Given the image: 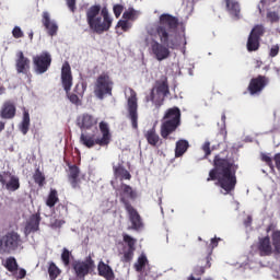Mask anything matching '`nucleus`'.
<instances>
[{"mask_svg":"<svg viewBox=\"0 0 280 280\" xmlns=\"http://www.w3.org/2000/svg\"><path fill=\"white\" fill-rule=\"evenodd\" d=\"M177 27L178 20L167 13L161 14L159 22H151L145 26L147 35L142 37V40L158 62H163L172 56L170 49L180 47V35H178Z\"/></svg>","mask_w":280,"mask_h":280,"instance_id":"1","label":"nucleus"},{"mask_svg":"<svg viewBox=\"0 0 280 280\" xmlns=\"http://www.w3.org/2000/svg\"><path fill=\"white\" fill-rule=\"evenodd\" d=\"M236 172L237 165H235V163L215 156L214 168L209 172L207 180H217L215 185L220 187V192L226 196V194H231V191L235 189V185H237Z\"/></svg>","mask_w":280,"mask_h":280,"instance_id":"2","label":"nucleus"},{"mask_svg":"<svg viewBox=\"0 0 280 280\" xmlns=\"http://www.w3.org/2000/svg\"><path fill=\"white\" fill-rule=\"evenodd\" d=\"M86 19L90 30L96 34H104L113 26V15H110L106 7L102 8L100 4L88 9Z\"/></svg>","mask_w":280,"mask_h":280,"instance_id":"3","label":"nucleus"},{"mask_svg":"<svg viewBox=\"0 0 280 280\" xmlns=\"http://www.w3.org/2000/svg\"><path fill=\"white\" fill-rule=\"evenodd\" d=\"M61 84L67 93V97L74 106H82V97L86 91V84L78 83L74 88V92L71 93V86H73V75H71V66L65 62L61 68Z\"/></svg>","mask_w":280,"mask_h":280,"instance_id":"4","label":"nucleus"},{"mask_svg":"<svg viewBox=\"0 0 280 280\" xmlns=\"http://www.w3.org/2000/svg\"><path fill=\"white\" fill-rule=\"evenodd\" d=\"M100 130L102 133V138H95V133H81L80 142L85 148H93L95 145H108L110 143V129L108 128V124L102 121L100 122Z\"/></svg>","mask_w":280,"mask_h":280,"instance_id":"5","label":"nucleus"},{"mask_svg":"<svg viewBox=\"0 0 280 280\" xmlns=\"http://www.w3.org/2000/svg\"><path fill=\"white\" fill-rule=\"evenodd\" d=\"M170 95V85H167V78L163 77L156 81L154 88L151 90L150 95L145 97L147 104H153L155 108L163 106V101Z\"/></svg>","mask_w":280,"mask_h":280,"instance_id":"6","label":"nucleus"},{"mask_svg":"<svg viewBox=\"0 0 280 280\" xmlns=\"http://www.w3.org/2000/svg\"><path fill=\"white\" fill-rule=\"evenodd\" d=\"M180 126V109L178 107L170 108L163 118L161 126V135L163 139H167L174 130Z\"/></svg>","mask_w":280,"mask_h":280,"instance_id":"7","label":"nucleus"},{"mask_svg":"<svg viewBox=\"0 0 280 280\" xmlns=\"http://www.w3.org/2000/svg\"><path fill=\"white\" fill-rule=\"evenodd\" d=\"M113 79L108 74H101L94 84V95L98 100H104V97L113 95Z\"/></svg>","mask_w":280,"mask_h":280,"instance_id":"8","label":"nucleus"},{"mask_svg":"<svg viewBox=\"0 0 280 280\" xmlns=\"http://www.w3.org/2000/svg\"><path fill=\"white\" fill-rule=\"evenodd\" d=\"M125 95L127 97V110H128V117L131 121L132 128H137L139 114L137 113V92L135 90L128 88L125 90Z\"/></svg>","mask_w":280,"mask_h":280,"instance_id":"9","label":"nucleus"},{"mask_svg":"<svg viewBox=\"0 0 280 280\" xmlns=\"http://www.w3.org/2000/svg\"><path fill=\"white\" fill-rule=\"evenodd\" d=\"M75 276L79 279H84L86 275L91 272L92 269L95 268V262L91 257L85 258V260H75L72 264Z\"/></svg>","mask_w":280,"mask_h":280,"instance_id":"10","label":"nucleus"},{"mask_svg":"<svg viewBox=\"0 0 280 280\" xmlns=\"http://www.w3.org/2000/svg\"><path fill=\"white\" fill-rule=\"evenodd\" d=\"M33 62L35 66V73H37V75H43V73H47L49 67H51V55L42 52L33 58Z\"/></svg>","mask_w":280,"mask_h":280,"instance_id":"11","label":"nucleus"},{"mask_svg":"<svg viewBox=\"0 0 280 280\" xmlns=\"http://www.w3.org/2000/svg\"><path fill=\"white\" fill-rule=\"evenodd\" d=\"M3 253H14L21 246V236L16 232H9L2 236Z\"/></svg>","mask_w":280,"mask_h":280,"instance_id":"12","label":"nucleus"},{"mask_svg":"<svg viewBox=\"0 0 280 280\" xmlns=\"http://www.w3.org/2000/svg\"><path fill=\"white\" fill-rule=\"evenodd\" d=\"M112 185L114 189H116L117 194L120 196L121 202H124L125 208L128 205V200H135L137 198V192L132 190V187L121 184L120 188L117 187V182L112 180Z\"/></svg>","mask_w":280,"mask_h":280,"instance_id":"13","label":"nucleus"},{"mask_svg":"<svg viewBox=\"0 0 280 280\" xmlns=\"http://www.w3.org/2000/svg\"><path fill=\"white\" fill-rule=\"evenodd\" d=\"M261 36H264V26L256 25L252 30L247 40L248 51H257L259 49V38H261Z\"/></svg>","mask_w":280,"mask_h":280,"instance_id":"14","label":"nucleus"},{"mask_svg":"<svg viewBox=\"0 0 280 280\" xmlns=\"http://www.w3.org/2000/svg\"><path fill=\"white\" fill-rule=\"evenodd\" d=\"M31 65L32 61H30V58L25 57L23 51L20 50L16 52L15 69L18 73H22V75L30 78Z\"/></svg>","mask_w":280,"mask_h":280,"instance_id":"15","label":"nucleus"},{"mask_svg":"<svg viewBox=\"0 0 280 280\" xmlns=\"http://www.w3.org/2000/svg\"><path fill=\"white\" fill-rule=\"evenodd\" d=\"M268 84V79L266 77L259 75L250 80L248 85V91L250 95H259L266 89Z\"/></svg>","mask_w":280,"mask_h":280,"instance_id":"16","label":"nucleus"},{"mask_svg":"<svg viewBox=\"0 0 280 280\" xmlns=\"http://www.w3.org/2000/svg\"><path fill=\"white\" fill-rule=\"evenodd\" d=\"M0 183H2V185H5L8 191H16L19 187H21L19 178L10 173L1 174Z\"/></svg>","mask_w":280,"mask_h":280,"instance_id":"17","label":"nucleus"},{"mask_svg":"<svg viewBox=\"0 0 280 280\" xmlns=\"http://www.w3.org/2000/svg\"><path fill=\"white\" fill-rule=\"evenodd\" d=\"M113 171L115 178H119V180H130V172L124 167V161L116 160L113 163Z\"/></svg>","mask_w":280,"mask_h":280,"instance_id":"18","label":"nucleus"},{"mask_svg":"<svg viewBox=\"0 0 280 280\" xmlns=\"http://www.w3.org/2000/svg\"><path fill=\"white\" fill-rule=\"evenodd\" d=\"M77 124L79 128L84 132V130H91L93 126H97V118L89 115V114H83L78 117Z\"/></svg>","mask_w":280,"mask_h":280,"instance_id":"19","label":"nucleus"},{"mask_svg":"<svg viewBox=\"0 0 280 280\" xmlns=\"http://www.w3.org/2000/svg\"><path fill=\"white\" fill-rule=\"evenodd\" d=\"M226 11L234 19V21H240L242 19V9L240 3L235 0H224Z\"/></svg>","mask_w":280,"mask_h":280,"instance_id":"20","label":"nucleus"},{"mask_svg":"<svg viewBox=\"0 0 280 280\" xmlns=\"http://www.w3.org/2000/svg\"><path fill=\"white\" fill-rule=\"evenodd\" d=\"M124 242L128 245V250L124 253V261H132V257H135V245L137 244V240L132 238L130 235H124Z\"/></svg>","mask_w":280,"mask_h":280,"instance_id":"21","label":"nucleus"},{"mask_svg":"<svg viewBox=\"0 0 280 280\" xmlns=\"http://www.w3.org/2000/svg\"><path fill=\"white\" fill-rule=\"evenodd\" d=\"M43 25L44 27H46L49 36H56V34L58 33V24L56 23V21L51 20V16L47 11L43 13Z\"/></svg>","mask_w":280,"mask_h":280,"instance_id":"22","label":"nucleus"},{"mask_svg":"<svg viewBox=\"0 0 280 280\" xmlns=\"http://www.w3.org/2000/svg\"><path fill=\"white\" fill-rule=\"evenodd\" d=\"M258 250L262 256L272 255L275 253V247L272 246V243H270V236H265L259 240Z\"/></svg>","mask_w":280,"mask_h":280,"instance_id":"23","label":"nucleus"},{"mask_svg":"<svg viewBox=\"0 0 280 280\" xmlns=\"http://www.w3.org/2000/svg\"><path fill=\"white\" fill-rule=\"evenodd\" d=\"M125 209L129 214L130 222H131L133 229H141V217L139 215L137 210H135V208H132V206H130V203H126Z\"/></svg>","mask_w":280,"mask_h":280,"instance_id":"24","label":"nucleus"},{"mask_svg":"<svg viewBox=\"0 0 280 280\" xmlns=\"http://www.w3.org/2000/svg\"><path fill=\"white\" fill-rule=\"evenodd\" d=\"M100 277H104L106 280L115 279V272H113V268L105 264L104 261H100L97 266Z\"/></svg>","mask_w":280,"mask_h":280,"instance_id":"25","label":"nucleus"},{"mask_svg":"<svg viewBox=\"0 0 280 280\" xmlns=\"http://www.w3.org/2000/svg\"><path fill=\"white\" fill-rule=\"evenodd\" d=\"M0 115L2 119H12L16 115V107L11 102H5L2 105Z\"/></svg>","mask_w":280,"mask_h":280,"instance_id":"26","label":"nucleus"},{"mask_svg":"<svg viewBox=\"0 0 280 280\" xmlns=\"http://www.w3.org/2000/svg\"><path fill=\"white\" fill-rule=\"evenodd\" d=\"M187 150H189V141H187L185 139L178 140L176 142V147H175L176 159L183 156V154H185V152H187Z\"/></svg>","mask_w":280,"mask_h":280,"instance_id":"27","label":"nucleus"},{"mask_svg":"<svg viewBox=\"0 0 280 280\" xmlns=\"http://www.w3.org/2000/svg\"><path fill=\"white\" fill-rule=\"evenodd\" d=\"M267 231H271L273 250L280 255V231L272 229V225Z\"/></svg>","mask_w":280,"mask_h":280,"instance_id":"28","label":"nucleus"},{"mask_svg":"<svg viewBox=\"0 0 280 280\" xmlns=\"http://www.w3.org/2000/svg\"><path fill=\"white\" fill-rule=\"evenodd\" d=\"M80 176V168L78 166L70 167L69 180L71 186L75 189L78 187V177Z\"/></svg>","mask_w":280,"mask_h":280,"instance_id":"29","label":"nucleus"},{"mask_svg":"<svg viewBox=\"0 0 280 280\" xmlns=\"http://www.w3.org/2000/svg\"><path fill=\"white\" fill-rule=\"evenodd\" d=\"M141 16V12L137 11L132 8H129L127 11L124 12L122 19L126 21H137Z\"/></svg>","mask_w":280,"mask_h":280,"instance_id":"30","label":"nucleus"},{"mask_svg":"<svg viewBox=\"0 0 280 280\" xmlns=\"http://www.w3.org/2000/svg\"><path fill=\"white\" fill-rule=\"evenodd\" d=\"M58 203V191L56 189H50V192L46 199V206L50 209L56 207Z\"/></svg>","mask_w":280,"mask_h":280,"instance_id":"31","label":"nucleus"},{"mask_svg":"<svg viewBox=\"0 0 280 280\" xmlns=\"http://www.w3.org/2000/svg\"><path fill=\"white\" fill-rule=\"evenodd\" d=\"M20 130L23 135H27V132L30 131V113L27 112L23 113V119L20 125Z\"/></svg>","mask_w":280,"mask_h":280,"instance_id":"32","label":"nucleus"},{"mask_svg":"<svg viewBox=\"0 0 280 280\" xmlns=\"http://www.w3.org/2000/svg\"><path fill=\"white\" fill-rule=\"evenodd\" d=\"M39 224H40V221L38 220V217L36 215L32 217L25 228L26 233H32V231H38Z\"/></svg>","mask_w":280,"mask_h":280,"instance_id":"33","label":"nucleus"},{"mask_svg":"<svg viewBox=\"0 0 280 280\" xmlns=\"http://www.w3.org/2000/svg\"><path fill=\"white\" fill-rule=\"evenodd\" d=\"M145 138L150 145H156L159 143V135H156V131L154 129H150L147 131Z\"/></svg>","mask_w":280,"mask_h":280,"instance_id":"34","label":"nucleus"},{"mask_svg":"<svg viewBox=\"0 0 280 280\" xmlns=\"http://www.w3.org/2000/svg\"><path fill=\"white\" fill-rule=\"evenodd\" d=\"M4 267L7 268V270H9V272H15V270H18L19 268V265L16 264V258H7L4 261Z\"/></svg>","mask_w":280,"mask_h":280,"instance_id":"35","label":"nucleus"},{"mask_svg":"<svg viewBox=\"0 0 280 280\" xmlns=\"http://www.w3.org/2000/svg\"><path fill=\"white\" fill-rule=\"evenodd\" d=\"M50 224L52 229H60V226L65 224V219H62V213L58 214L55 212L54 218L50 221Z\"/></svg>","mask_w":280,"mask_h":280,"instance_id":"36","label":"nucleus"},{"mask_svg":"<svg viewBox=\"0 0 280 280\" xmlns=\"http://www.w3.org/2000/svg\"><path fill=\"white\" fill-rule=\"evenodd\" d=\"M145 264H148V257L144 256V254H141L135 264V268H136L137 272H141V270H143V268H145Z\"/></svg>","mask_w":280,"mask_h":280,"instance_id":"37","label":"nucleus"},{"mask_svg":"<svg viewBox=\"0 0 280 280\" xmlns=\"http://www.w3.org/2000/svg\"><path fill=\"white\" fill-rule=\"evenodd\" d=\"M48 275L50 277V280H56L58 278V275H60V269H58L56 264L51 262L49 265Z\"/></svg>","mask_w":280,"mask_h":280,"instance_id":"38","label":"nucleus"},{"mask_svg":"<svg viewBox=\"0 0 280 280\" xmlns=\"http://www.w3.org/2000/svg\"><path fill=\"white\" fill-rule=\"evenodd\" d=\"M117 27H121L122 32H128L132 27V23L128 22V20H120L117 23Z\"/></svg>","mask_w":280,"mask_h":280,"instance_id":"39","label":"nucleus"},{"mask_svg":"<svg viewBox=\"0 0 280 280\" xmlns=\"http://www.w3.org/2000/svg\"><path fill=\"white\" fill-rule=\"evenodd\" d=\"M12 36L13 38H24L25 33L23 32V30L21 28V26H14L12 30Z\"/></svg>","mask_w":280,"mask_h":280,"instance_id":"40","label":"nucleus"},{"mask_svg":"<svg viewBox=\"0 0 280 280\" xmlns=\"http://www.w3.org/2000/svg\"><path fill=\"white\" fill-rule=\"evenodd\" d=\"M267 19L268 21H270V23H279V13L275 12V11H269L267 12Z\"/></svg>","mask_w":280,"mask_h":280,"instance_id":"41","label":"nucleus"},{"mask_svg":"<svg viewBox=\"0 0 280 280\" xmlns=\"http://www.w3.org/2000/svg\"><path fill=\"white\" fill-rule=\"evenodd\" d=\"M34 180L35 183H37V185H43V183H45V176L43 175V173H40V171H36L34 174Z\"/></svg>","mask_w":280,"mask_h":280,"instance_id":"42","label":"nucleus"},{"mask_svg":"<svg viewBox=\"0 0 280 280\" xmlns=\"http://www.w3.org/2000/svg\"><path fill=\"white\" fill-rule=\"evenodd\" d=\"M69 257H71V253L69 252V249L63 248V252L61 254V259L65 266H69Z\"/></svg>","mask_w":280,"mask_h":280,"instance_id":"43","label":"nucleus"},{"mask_svg":"<svg viewBox=\"0 0 280 280\" xmlns=\"http://www.w3.org/2000/svg\"><path fill=\"white\" fill-rule=\"evenodd\" d=\"M113 10H114V14H115L116 19H119V16H121V12H124V5L115 4L113 7Z\"/></svg>","mask_w":280,"mask_h":280,"instance_id":"44","label":"nucleus"},{"mask_svg":"<svg viewBox=\"0 0 280 280\" xmlns=\"http://www.w3.org/2000/svg\"><path fill=\"white\" fill-rule=\"evenodd\" d=\"M270 58H276V56H279V45H272L269 51Z\"/></svg>","mask_w":280,"mask_h":280,"instance_id":"45","label":"nucleus"},{"mask_svg":"<svg viewBox=\"0 0 280 280\" xmlns=\"http://www.w3.org/2000/svg\"><path fill=\"white\" fill-rule=\"evenodd\" d=\"M210 145H211V142L206 141V142L203 143V145L201 147V150L205 151L206 156H209V154H211Z\"/></svg>","mask_w":280,"mask_h":280,"instance_id":"46","label":"nucleus"},{"mask_svg":"<svg viewBox=\"0 0 280 280\" xmlns=\"http://www.w3.org/2000/svg\"><path fill=\"white\" fill-rule=\"evenodd\" d=\"M67 1V5L69 8V10H71V12L75 11V0H66Z\"/></svg>","mask_w":280,"mask_h":280,"instance_id":"47","label":"nucleus"},{"mask_svg":"<svg viewBox=\"0 0 280 280\" xmlns=\"http://www.w3.org/2000/svg\"><path fill=\"white\" fill-rule=\"evenodd\" d=\"M221 240H222V238H211L210 248H211V249L218 248V243H219Z\"/></svg>","mask_w":280,"mask_h":280,"instance_id":"48","label":"nucleus"},{"mask_svg":"<svg viewBox=\"0 0 280 280\" xmlns=\"http://www.w3.org/2000/svg\"><path fill=\"white\" fill-rule=\"evenodd\" d=\"M26 275H27V271H25V269H20L18 275H16V278L18 279H25Z\"/></svg>","mask_w":280,"mask_h":280,"instance_id":"49","label":"nucleus"},{"mask_svg":"<svg viewBox=\"0 0 280 280\" xmlns=\"http://www.w3.org/2000/svg\"><path fill=\"white\" fill-rule=\"evenodd\" d=\"M261 159H262V161H265V163L272 165V159H270V156H268L267 154H262Z\"/></svg>","mask_w":280,"mask_h":280,"instance_id":"50","label":"nucleus"},{"mask_svg":"<svg viewBox=\"0 0 280 280\" xmlns=\"http://www.w3.org/2000/svg\"><path fill=\"white\" fill-rule=\"evenodd\" d=\"M275 163H276V167H277L278 170H280V153H277V154L275 155Z\"/></svg>","mask_w":280,"mask_h":280,"instance_id":"51","label":"nucleus"},{"mask_svg":"<svg viewBox=\"0 0 280 280\" xmlns=\"http://www.w3.org/2000/svg\"><path fill=\"white\" fill-rule=\"evenodd\" d=\"M28 38H30V40H33V39H34V32H33V31H31V32L28 33Z\"/></svg>","mask_w":280,"mask_h":280,"instance_id":"52","label":"nucleus"},{"mask_svg":"<svg viewBox=\"0 0 280 280\" xmlns=\"http://www.w3.org/2000/svg\"><path fill=\"white\" fill-rule=\"evenodd\" d=\"M3 253V237L0 238V252Z\"/></svg>","mask_w":280,"mask_h":280,"instance_id":"53","label":"nucleus"},{"mask_svg":"<svg viewBox=\"0 0 280 280\" xmlns=\"http://www.w3.org/2000/svg\"><path fill=\"white\" fill-rule=\"evenodd\" d=\"M273 277H276V279H280V268H279V271H276Z\"/></svg>","mask_w":280,"mask_h":280,"instance_id":"54","label":"nucleus"},{"mask_svg":"<svg viewBox=\"0 0 280 280\" xmlns=\"http://www.w3.org/2000/svg\"><path fill=\"white\" fill-rule=\"evenodd\" d=\"M250 222H253V219L250 217H248L247 221L245 222L246 226H248V224H250Z\"/></svg>","mask_w":280,"mask_h":280,"instance_id":"55","label":"nucleus"},{"mask_svg":"<svg viewBox=\"0 0 280 280\" xmlns=\"http://www.w3.org/2000/svg\"><path fill=\"white\" fill-rule=\"evenodd\" d=\"M4 128H5V124H3V122L0 121V132H1V130H3Z\"/></svg>","mask_w":280,"mask_h":280,"instance_id":"56","label":"nucleus"},{"mask_svg":"<svg viewBox=\"0 0 280 280\" xmlns=\"http://www.w3.org/2000/svg\"><path fill=\"white\" fill-rule=\"evenodd\" d=\"M60 209L62 211V213H65V207H58L57 210Z\"/></svg>","mask_w":280,"mask_h":280,"instance_id":"57","label":"nucleus"},{"mask_svg":"<svg viewBox=\"0 0 280 280\" xmlns=\"http://www.w3.org/2000/svg\"><path fill=\"white\" fill-rule=\"evenodd\" d=\"M258 10H259V12H261V5H259V4H258Z\"/></svg>","mask_w":280,"mask_h":280,"instance_id":"58","label":"nucleus"},{"mask_svg":"<svg viewBox=\"0 0 280 280\" xmlns=\"http://www.w3.org/2000/svg\"><path fill=\"white\" fill-rule=\"evenodd\" d=\"M275 71H277V73H279V68H275Z\"/></svg>","mask_w":280,"mask_h":280,"instance_id":"59","label":"nucleus"},{"mask_svg":"<svg viewBox=\"0 0 280 280\" xmlns=\"http://www.w3.org/2000/svg\"><path fill=\"white\" fill-rule=\"evenodd\" d=\"M247 265L249 266V268H253V266L250 265V262H247Z\"/></svg>","mask_w":280,"mask_h":280,"instance_id":"60","label":"nucleus"},{"mask_svg":"<svg viewBox=\"0 0 280 280\" xmlns=\"http://www.w3.org/2000/svg\"><path fill=\"white\" fill-rule=\"evenodd\" d=\"M205 280H213V279H211V278H207V279H205Z\"/></svg>","mask_w":280,"mask_h":280,"instance_id":"61","label":"nucleus"}]
</instances>
